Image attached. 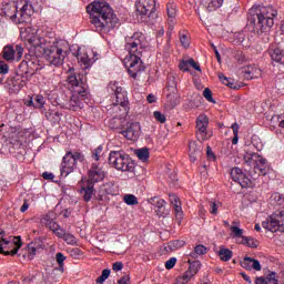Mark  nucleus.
<instances>
[{
	"label": "nucleus",
	"mask_w": 284,
	"mask_h": 284,
	"mask_svg": "<svg viewBox=\"0 0 284 284\" xmlns=\"http://www.w3.org/2000/svg\"><path fill=\"white\" fill-rule=\"evenodd\" d=\"M252 145L257 152H261V150H263V142H261V140L257 138H253Z\"/></svg>",
	"instance_id": "obj_51"
},
{
	"label": "nucleus",
	"mask_w": 284,
	"mask_h": 284,
	"mask_svg": "<svg viewBox=\"0 0 284 284\" xmlns=\"http://www.w3.org/2000/svg\"><path fill=\"white\" fill-rule=\"evenodd\" d=\"M29 207H30V204H28V202H24L20 207V212H28Z\"/></svg>",
	"instance_id": "obj_63"
},
{
	"label": "nucleus",
	"mask_w": 284,
	"mask_h": 284,
	"mask_svg": "<svg viewBox=\"0 0 284 284\" xmlns=\"http://www.w3.org/2000/svg\"><path fill=\"white\" fill-rule=\"evenodd\" d=\"M194 275H192V272L185 271L181 276L176 278V284H187L190 281H192Z\"/></svg>",
	"instance_id": "obj_30"
},
{
	"label": "nucleus",
	"mask_w": 284,
	"mask_h": 284,
	"mask_svg": "<svg viewBox=\"0 0 284 284\" xmlns=\"http://www.w3.org/2000/svg\"><path fill=\"white\" fill-rule=\"evenodd\" d=\"M271 125H273V128H280L281 132L284 134V113L281 115H273L271 118Z\"/></svg>",
	"instance_id": "obj_26"
},
{
	"label": "nucleus",
	"mask_w": 284,
	"mask_h": 284,
	"mask_svg": "<svg viewBox=\"0 0 284 284\" xmlns=\"http://www.w3.org/2000/svg\"><path fill=\"white\" fill-rule=\"evenodd\" d=\"M70 74L68 75V83L71 90V99L67 103V110H72L77 112L82 110L83 101L88 97V89L85 88V83L83 80L77 77L74 72V68L69 69Z\"/></svg>",
	"instance_id": "obj_5"
},
{
	"label": "nucleus",
	"mask_w": 284,
	"mask_h": 284,
	"mask_svg": "<svg viewBox=\"0 0 284 284\" xmlns=\"http://www.w3.org/2000/svg\"><path fill=\"white\" fill-rule=\"evenodd\" d=\"M123 201L126 205H138L139 204V199H136L132 194H125L123 197Z\"/></svg>",
	"instance_id": "obj_39"
},
{
	"label": "nucleus",
	"mask_w": 284,
	"mask_h": 284,
	"mask_svg": "<svg viewBox=\"0 0 284 284\" xmlns=\"http://www.w3.org/2000/svg\"><path fill=\"white\" fill-rule=\"evenodd\" d=\"M241 276L246 281V283L252 284V278L247 274L241 273Z\"/></svg>",
	"instance_id": "obj_64"
},
{
	"label": "nucleus",
	"mask_w": 284,
	"mask_h": 284,
	"mask_svg": "<svg viewBox=\"0 0 284 284\" xmlns=\"http://www.w3.org/2000/svg\"><path fill=\"white\" fill-rule=\"evenodd\" d=\"M63 241H65L68 245H77V237L71 233H65Z\"/></svg>",
	"instance_id": "obj_48"
},
{
	"label": "nucleus",
	"mask_w": 284,
	"mask_h": 284,
	"mask_svg": "<svg viewBox=\"0 0 284 284\" xmlns=\"http://www.w3.org/2000/svg\"><path fill=\"white\" fill-rule=\"evenodd\" d=\"M176 12H178V10H176V3H174V2H169V3L166 4V13H168L169 19H171V21H172L173 19H176Z\"/></svg>",
	"instance_id": "obj_32"
},
{
	"label": "nucleus",
	"mask_w": 284,
	"mask_h": 284,
	"mask_svg": "<svg viewBox=\"0 0 284 284\" xmlns=\"http://www.w3.org/2000/svg\"><path fill=\"white\" fill-rule=\"evenodd\" d=\"M244 41H245V33L235 32L233 34V43H235V45H243Z\"/></svg>",
	"instance_id": "obj_36"
},
{
	"label": "nucleus",
	"mask_w": 284,
	"mask_h": 284,
	"mask_svg": "<svg viewBox=\"0 0 284 284\" xmlns=\"http://www.w3.org/2000/svg\"><path fill=\"white\" fill-rule=\"evenodd\" d=\"M250 14L255 17L254 24L260 28V30H265L274 26V18L278 17V10H276L274 6L258 4L252 7Z\"/></svg>",
	"instance_id": "obj_6"
},
{
	"label": "nucleus",
	"mask_w": 284,
	"mask_h": 284,
	"mask_svg": "<svg viewBox=\"0 0 284 284\" xmlns=\"http://www.w3.org/2000/svg\"><path fill=\"white\" fill-rule=\"evenodd\" d=\"M153 118L155 119V121H158V123H165V121H168V116L164 115V113L161 111H154Z\"/></svg>",
	"instance_id": "obj_44"
},
{
	"label": "nucleus",
	"mask_w": 284,
	"mask_h": 284,
	"mask_svg": "<svg viewBox=\"0 0 284 284\" xmlns=\"http://www.w3.org/2000/svg\"><path fill=\"white\" fill-rule=\"evenodd\" d=\"M104 192H105V194H111V195H114V184H112V183H106L105 185H104Z\"/></svg>",
	"instance_id": "obj_57"
},
{
	"label": "nucleus",
	"mask_w": 284,
	"mask_h": 284,
	"mask_svg": "<svg viewBox=\"0 0 284 284\" xmlns=\"http://www.w3.org/2000/svg\"><path fill=\"white\" fill-rule=\"evenodd\" d=\"M146 101H148V103H156V95H154V94H149L148 97H146Z\"/></svg>",
	"instance_id": "obj_61"
},
{
	"label": "nucleus",
	"mask_w": 284,
	"mask_h": 284,
	"mask_svg": "<svg viewBox=\"0 0 284 284\" xmlns=\"http://www.w3.org/2000/svg\"><path fill=\"white\" fill-rule=\"evenodd\" d=\"M65 255H63V253H57L55 254V261L59 265V270L60 272H63V263H65Z\"/></svg>",
	"instance_id": "obj_47"
},
{
	"label": "nucleus",
	"mask_w": 284,
	"mask_h": 284,
	"mask_svg": "<svg viewBox=\"0 0 284 284\" xmlns=\"http://www.w3.org/2000/svg\"><path fill=\"white\" fill-rule=\"evenodd\" d=\"M145 48H148V44H145V36L143 33L135 32L133 36L125 38L124 50L128 54L123 63L132 79L141 77V73L145 70L143 61H141V54H143Z\"/></svg>",
	"instance_id": "obj_2"
},
{
	"label": "nucleus",
	"mask_w": 284,
	"mask_h": 284,
	"mask_svg": "<svg viewBox=\"0 0 284 284\" xmlns=\"http://www.w3.org/2000/svg\"><path fill=\"white\" fill-rule=\"evenodd\" d=\"M27 252H28L29 258H34V256L37 255V248L32 244L28 245Z\"/></svg>",
	"instance_id": "obj_53"
},
{
	"label": "nucleus",
	"mask_w": 284,
	"mask_h": 284,
	"mask_svg": "<svg viewBox=\"0 0 284 284\" xmlns=\"http://www.w3.org/2000/svg\"><path fill=\"white\" fill-rule=\"evenodd\" d=\"M67 156H70L71 159H73V163L77 165V161H81L83 159V155H81V153H73L72 152H68Z\"/></svg>",
	"instance_id": "obj_52"
},
{
	"label": "nucleus",
	"mask_w": 284,
	"mask_h": 284,
	"mask_svg": "<svg viewBox=\"0 0 284 284\" xmlns=\"http://www.w3.org/2000/svg\"><path fill=\"white\" fill-rule=\"evenodd\" d=\"M99 59H101V54L97 52V50L92 48L79 49L78 63L83 70L90 69V67L94 65Z\"/></svg>",
	"instance_id": "obj_10"
},
{
	"label": "nucleus",
	"mask_w": 284,
	"mask_h": 284,
	"mask_svg": "<svg viewBox=\"0 0 284 284\" xmlns=\"http://www.w3.org/2000/svg\"><path fill=\"white\" fill-rule=\"evenodd\" d=\"M101 156H103V145H99L92 151V159L94 161H101Z\"/></svg>",
	"instance_id": "obj_43"
},
{
	"label": "nucleus",
	"mask_w": 284,
	"mask_h": 284,
	"mask_svg": "<svg viewBox=\"0 0 284 284\" xmlns=\"http://www.w3.org/2000/svg\"><path fill=\"white\" fill-rule=\"evenodd\" d=\"M42 179H44V181H53L54 174L49 173V172H44V173H42Z\"/></svg>",
	"instance_id": "obj_59"
},
{
	"label": "nucleus",
	"mask_w": 284,
	"mask_h": 284,
	"mask_svg": "<svg viewBox=\"0 0 284 284\" xmlns=\"http://www.w3.org/2000/svg\"><path fill=\"white\" fill-rule=\"evenodd\" d=\"M151 205H154L158 210H163L165 207L166 203L165 200L159 199V197H153L151 199Z\"/></svg>",
	"instance_id": "obj_38"
},
{
	"label": "nucleus",
	"mask_w": 284,
	"mask_h": 284,
	"mask_svg": "<svg viewBox=\"0 0 284 284\" xmlns=\"http://www.w3.org/2000/svg\"><path fill=\"white\" fill-rule=\"evenodd\" d=\"M21 237H6V231L0 229V254L14 256L21 248Z\"/></svg>",
	"instance_id": "obj_8"
},
{
	"label": "nucleus",
	"mask_w": 284,
	"mask_h": 284,
	"mask_svg": "<svg viewBox=\"0 0 284 284\" xmlns=\"http://www.w3.org/2000/svg\"><path fill=\"white\" fill-rule=\"evenodd\" d=\"M262 227L268 232H284V211L273 213L262 222Z\"/></svg>",
	"instance_id": "obj_11"
},
{
	"label": "nucleus",
	"mask_w": 284,
	"mask_h": 284,
	"mask_svg": "<svg viewBox=\"0 0 284 284\" xmlns=\"http://www.w3.org/2000/svg\"><path fill=\"white\" fill-rule=\"evenodd\" d=\"M231 236L232 239H244L243 230L239 226H231Z\"/></svg>",
	"instance_id": "obj_37"
},
{
	"label": "nucleus",
	"mask_w": 284,
	"mask_h": 284,
	"mask_svg": "<svg viewBox=\"0 0 284 284\" xmlns=\"http://www.w3.org/2000/svg\"><path fill=\"white\" fill-rule=\"evenodd\" d=\"M171 205H173L175 216L176 219H183V207L181 206V201L179 200V196L175 194L169 195Z\"/></svg>",
	"instance_id": "obj_22"
},
{
	"label": "nucleus",
	"mask_w": 284,
	"mask_h": 284,
	"mask_svg": "<svg viewBox=\"0 0 284 284\" xmlns=\"http://www.w3.org/2000/svg\"><path fill=\"white\" fill-rule=\"evenodd\" d=\"M244 163L245 165H248V168H254L258 174H262V176H265L267 174V160L265 158L258 155V153L254 152H246L244 154Z\"/></svg>",
	"instance_id": "obj_9"
},
{
	"label": "nucleus",
	"mask_w": 284,
	"mask_h": 284,
	"mask_svg": "<svg viewBox=\"0 0 284 284\" xmlns=\"http://www.w3.org/2000/svg\"><path fill=\"white\" fill-rule=\"evenodd\" d=\"M23 57V47L21 44H17L16 48L13 45H6L2 50V58L4 61H21Z\"/></svg>",
	"instance_id": "obj_13"
},
{
	"label": "nucleus",
	"mask_w": 284,
	"mask_h": 284,
	"mask_svg": "<svg viewBox=\"0 0 284 284\" xmlns=\"http://www.w3.org/2000/svg\"><path fill=\"white\" fill-rule=\"evenodd\" d=\"M10 72V67L3 61H0V74H8Z\"/></svg>",
	"instance_id": "obj_58"
},
{
	"label": "nucleus",
	"mask_w": 284,
	"mask_h": 284,
	"mask_svg": "<svg viewBox=\"0 0 284 284\" xmlns=\"http://www.w3.org/2000/svg\"><path fill=\"white\" fill-rule=\"evenodd\" d=\"M109 163L119 172H134V161L123 151H111L109 154Z\"/></svg>",
	"instance_id": "obj_7"
},
{
	"label": "nucleus",
	"mask_w": 284,
	"mask_h": 284,
	"mask_svg": "<svg viewBox=\"0 0 284 284\" xmlns=\"http://www.w3.org/2000/svg\"><path fill=\"white\" fill-rule=\"evenodd\" d=\"M268 54L272 59V61H275V63H281L284 65V51L283 49L278 47H273L268 49Z\"/></svg>",
	"instance_id": "obj_21"
},
{
	"label": "nucleus",
	"mask_w": 284,
	"mask_h": 284,
	"mask_svg": "<svg viewBox=\"0 0 284 284\" xmlns=\"http://www.w3.org/2000/svg\"><path fill=\"white\" fill-rule=\"evenodd\" d=\"M203 254H207V247L203 245H196L194 251L189 254L191 258H199V256H203Z\"/></svg>",
	"instance_id": "obj_29"
},
{
	"label": "nucleus",
	"mask_w": 284,
	"mask_h": 284,
	"mask_svg": "<svg viewBox=\"0 0 284 284\" xmlns=\"http://www.w3.org/2000/svg\"><path fill=\"white\" fill-rule=\"evenodd\" d=\"M138 159L145 163L150 159V150L148 148H142L135 152Z\"/></svg>",
	"instance_id": "obj_31"
},
{
	"label": "nucleus",
	"mask_w": 284,
	"mask_h": 284,
	"mask_svg": "<svg viewBox=\"0 0 284 284\" xmlns=\"http://www.w3.org/2000/svg\"><path fill=\"white\" fill-rule=\"evenodd\" d=\"M120 134H123L129 141H136L141 134V124L138 122L129 123L126 130L121 131Z\"/></svg>",
	"instance_id": "obj_18"
},
{
	"label": "nucleus",
	"mask_w": 284,
	"mask_h": 284,
	"mask_svg": "<svg viewBox=\"0 0 284 284\" xmlns=\"http://www.w3.org/2000/svg\"><path fill=\"white\" fill-rule=\"evenodd\" d=\"M219 207H221V202H214V201L210 202L211 214H213V215L219 214Z\"/></svg>",
	"instance_id": "obj_49"
},
{
	"label": "nucleus",
	"mask_w": 284,
	"mask_h": 284,
	"mask_svg": "<svg viewBox=\"0 0 284 284\" xmlns=\"http://www.w3.org/2000/svg\"><path fill=\"white\" fill-rule=\"evenodd\" d=\"M138 14L150 17L156 8V0H138L135 3Z\"/></svg>",
	"instance_id": "obj_14"
},
{
	"label": "nucleus",
	"mask_w": 284,
	"mask_h": 284,
	"mask_svg": "<svg viewBox=\"0 0 284 284\" xmlns=\"http://www.w3.org/2000/svg\"><path fill=\"white\" fill-rule=\"evenodd\" d=\"M121 270H123V263L122 262L113 263V271L114 272H121Z\"/></svg>",
	"instance_id": "obj_60"
},
{
	"label": "nucleus",
	"mask_w": 284,
	"mask_h": 284,
	"mask_svg": "<svg viewBox=\"0 0 284 284\" xmlns=\"http://www.w3.org/2000/svg\"><path fill=\"white\" fill-rule=\"evenodd\" d=\"M0 14L16 24L28 23L30 17L34 14V8L30 0L9 1L2 3Z\"/></svg>",
	"instance_id": "obj_4"
},
{
	"label": "nucleus",
	"mask_w": 284,
	"mask_h": 284,
	"mask_svg": "<svg viewBox=\"0 0 284 284\" xmlns=\"http://www.w3.org/2000/svg\"><path fill=\"white\" fill-rule=\"evenodd\" d=\"M87 12L90 16L91 26L100 34H108L119 23V18L114 14V10L105 1L91 2L87 7Z\"/></svg>",
	"instance_id": "obj_3"
},
{
	"label": "nucleus",
	"mask_w": 284,
	"mask_h": 284,
	"mask_svg": "<svg viewBox=\"0 0 284 284\" xmlns=\"http://www.w3.org/2000/svg\"><path fill=\"white\" fill-rule=\"evenodd\" d=\"M217 255L220 257V261H223L224 263H227L234 256V253L230 248H225L223 246L220 247Z\"/></svg>",
	"instance_id": "obj_27"
},
{
	"label": "nucleus",
	"mask_w": 284,
	"mask_h": 284,
	"mask_svg": "<svg viewBox=\"0 0 284 284\" xmlns=\"http://www.w3.org/2000/svg\"><path fill=\"white\" fill-rule=\"evenodd\" d=\"M110 278V270L105 268L102 271V274L97 278L98 284H103Z\"/></svg>",
	"instance_id": "obj_46"
},
{
	"label": "nucleus",
	"mask_w": 284,
	"mask_h": 284,
	"mask_svg": "<svg viewBox=\"0 0 284 284\" xmlns=\"http://www.w3.org/2000/svg\"><path fill=\"white\" fill-rule=\"evenodd\" d=\"M255 284H278V280H276V273L272 272L266 275V277H256Z\"/></svg>",
	"instance_id": "obj_25"
},
{
	"label": "nucleus",
	"mask_w": 284,
	"mask_h": 284,
	"mask_svg": "<svg viewBox=\"0 0 284 284\" xmlns=\"http://www.w3.org/2000/svg\"><path fill=\"white\" fill-rule=\"evenodd\" d=\"M220 81L223 83V85H227L229 88H234V82L232 79L225 77L223 73L219 74Z\"/></svg>",
	"instance_id": "obj_45"
},
{
	"label": "nucleus",
	"mask_w": 284,
	"mask_h": 284,
	"mask_svg": "<svg viewBox=\"0 0 284 284\" xmlns=\"http://www.w3.org/2000/svg\"><path fill=\"white\" fill-rule=\"evenodd\" d=\"M189 152H190V161L194 163V161H196V154H199V151H196V142H190Z\"/></svg>",
	"instance_id": "obj_34"
},
{
	"label": "nucleus",
	"mask_w": 284,
	"mask_h": 284,
	"mask_svg": "<svg viewBox=\"0 0 284 284\" xmlns=\"http://www.w3.org/2000/svg\"><path fill=\"white\" fill-rule=\"evenodd\" d=\"M80 192L83 195L85 203H90L92 196H94V186L88 183L87 186H81Z\"/></svg>",
	"instance_id": "obj_24"
},
{
	"label": "nucleus",
	"mask_w": 284,
	"mask_h": 284,
	"mask_svg": "<svg viewBox=\"0 0 284 284\" xmlns=\"http://www.w3.org/2000/svg\"><path fill=\"white\" fill-rule=\"evenodd\" d=\"M105 179V171L99 164L93 163L89 170L88 183H99Z\"/></svg>",
	"instance_id": "obj_17"
},
{
	"label": "nucleus",
	"mask_w": 284,
	"mask_h": 284,
	"mask_svg": "<svg viewBox=\"0 0 284 284\" xmlns=\"http://www.w3.org/2000/svg\"><path fill=\"white\" fill-rule=\"evenodd\" d=\"M176 265V257H171L165 262V268L172 270Z\"/></svg>",
	"instance_id": "obj_56"
},
{
	"label": "nucleus",
	"mask_w": 284,
	"mask_h": 284,
	"mask_svg": "<svg viewBox=\"0 0 284 284\" xmlns=\"http://www.w3.org/2000/svg\"><path fill=\"white\" fill-rule=\"evenodd\" d=\"M53 230V234H55V236H58V239H64L65 237V231L59 226L58 224H53V226H51Z\"/></svg>",
	"instance_id": "obj_42"
},
{
	"label": "nucleus",
	"mask_w": 284,
	"mask_h": 284,
	"mask_svg": "<svg viewBox=\"0 0 284 284\" xmlns=\"http://www.w3.org/2000/svg\"><path fill=\"white\" fill-rule=\"evenodd\" d=\"M241 243L242 245H247V247H258V243L252 237L244 236Z\"/></svg>",
	"instance_id": "obj_40"
},
{
	"label": "nucleus",
	"mask_w": 284,
	"mask_h": 284,
	"mask_svg": "<svg viewBox=\"0 0 284 284\" xmlns=\"http://www.w3.org/2000/svg\"><path fill=\"white\" fill-rule=\"evenodd\" d=\"M22 41L30 45L38 57H44L50 65L61 68L68 54H70V42L65 39H54L50 41L48 38L39 36V29L27 27L20 30Z\"/></svg>",
	"instance_id": "obj_1"
},
{
	"label": "nucleus",
	"mask_w": 284,
	"mask_h": 284,
	"mask_svg": "<svg viewBox=\"0 0 284 284\" xmlns=\"http://www.w3.org/2000/svg\"><path fill=\"white\" fill-rule=\"evenodd\" d=\"M189 272H191V274L193 276H196V274H199V272L201 271V262L200 261H194L190 264L189 266Z\"/></svg>",
	"instance_id": "obj_35"
},
{
	"label": "nucleus",
	"mask_w": 284,
	"mask_h": 284,
	"mask_svg": "<svg viewBox=\"0 0 284 284\" xmlns=\"http://www.w3.org/2000/svg\"><path fill=\"white\" fill-rule=\"evenodd\" d=\"M190 68H193V70L201 72V65H199V63H196L194 59L182 60L180 62V70L182 72H190Z\"/></svg>",
	"instance_id": "obj_23"
},
{
	"label": "nucleus",
	"mask_w": 284,
	"mask_h": 284,
	"mask_svg": "<svg viewBox=\"0 0 284 284\" xmlns=\"http://www.w3.org/2000/svg\"><path fill=\"white\" fill-rule=\"evenodd\" d=\"M241 267L247 272H261L262 270L261 262L250 256H245L243 261H241Z\"/></svg>",
	"instance_id": "obj_19"
},
{
	"label": "nucleus",
	"mask_w": 284,
	"mask_h": 284,
	"mask_svg": "<svg viewBox=\"0 0 284 284\" xmlns=\"http://www.w3.org/2000/svg\"><path fill=\"white\" fill-rule=\"evenodd\" d=\"M231 179L235 183H239L241 187H250L252 185V180H250V176L241 168L231 169Z\"/></svg>",
	"instance_id": "obj_15"
},
{
	"label": "nucleus",
	"mask_w": 284,
	"mask_h": 284,
	"mask_svg": "<svg viewBox=\"0 0 284 284\" xmlns=\"http://www.w3.org/2000/svg\"><path fill=\"white\" fill-rule=\"evenodd\" d=\"M74 168L77 164L74 163V159L70 158V155H64L62 159V163L60 166V174L63 179L70 176L72 172H74Z\"/></svg>",
	"instance_id": "obj_16"
},
{
	"label": "nucleus",
	"mask_w": 284,
	"mask_h": 284,
	"mask_svg": "<svg viewBox=\"0 0 284 284\" xmlns=\"http://www.w3.org/2000/svg\"><path fill=\"white\" fill-rule=\"evenodd\" d=\"M108 92L115 98L114 105H121V108H128V92L123 90L119 82L112 81L108 85Z\"/></svg>",
	"instance_id": "obj_12"
},
{
	"label": "nucleus",
	"mask_w": 284,
	"mask_h": 284,
	"mask_svg": "<svg viewBox=\"0 0 284 284\" xmlns=\"http://www.w3.org/2000/svg\"><path fill=\"white\" fill-rule=\"evenodd\" d=\"M36 103V108H43L45 105V98H43V95H37Z\"/></svg>",
	"instance_id": "obj_54"
},
{
	"label": "nucleus",
	"mask_w": 284,
	"mask_h": 284,
	"mask_svg": "<svg viewBox=\"0 0 284 284\" xmlns=\"http://www.w3.org/2000/svg\"><path fill=\"white\" fill-rule=\"evenodd\" d=\"M203 97L204 99H206V101H209V103H216V101H214V98L212 97V90L207 88L204 89Z\"/></svg>",
	"instance_id": "obj_50"
},
{
	"label": "nucleus",
	"mask_w": 284,
	"mask_h": 284,
	"mask_svg": "<svg viewBox=\"0 0 284 284\" xmlns=\"http://www.w3.org/2000/svg\"><path fill=\"white\" fill-rule=\"evenodd\" d=\"M207 125H210V120L207 119V115H199L196 119V130L197 134L202 136V140L207 136Z\"/></svg>",
	"instance_id": "obj_20"
},
{
	"label": "nucleus",
	"mask_w": 284,
	"mask_h": 284,
	"mask_svg": "<svg viewBox=\"0 0 284 284\" xmlns=\"http://www.w3.org/2000/svg\"><path fill=\"white\" fill-rule=\"evenodd\" d=\"M244 74H245L246 79H256V77H258V74H261V70L247 67L244 70Z\"/></svg>",
	"instance_id": "obj_33"
},
{
	"label": "nucleus",
	"mask_w": 284,
	"mask_h": 284,
	"mask_svg": "<svg viewBox=\"0 0 284 284\" xmlns=\"http://www.w3.org/2000/svg\"><path fill=\"white\" fill-rule=\"evenodd\" d=\"M224 1L225 0H204V3L209 12H214V10H219V8L223 7Z\"/></svg>",
	"instance_id": "obj_28"
},
{
	"label": "nucleus",
	"mask_w": 284,
	"mask_h": 284,
	"mask_svg": "<svg viewBox=\"0 0 284 284\" xmlns=\"http://www.w3.org/2000/svg\"><path fill=\"white\" fill-rule=\"evenodd\" d=\"M180 42L183 45V48H190V39L185 34L180 36Z\"/></svg>",
	"instance_id": "obj_55"
},
{
	"label": "nucleus",
	"mask_w": 284,
	"mask_h": 284,
	"mask_svg": "<svg viewBox=\"0 0 284 284\" xmlns=\"http://www.w3.org/2000/svg\"><path fill=\"white\" fill-rule=\"evenodd\" d=\"M231 129L233 130V134H234L232 143L233 145H236L239 143V130H241V126L239 125V123L235 122L231 125Z\"/></svg>",
	"instance_id": "obj_41"
},
{
	"label": "nucleus",
	"mask_w": 284,
	"mask_h": 284,
	"mask_svg": "<svg viewBox=\"0 0 284 284\" xmlns=\"http://www.w3.org/2000/svg\"><path fill=\"white\" fill-rule=\"evenodd\" d=\"M118 284H130V277L123 276L121 280L118 281Z\"/></svg>",
	"instance_id": "obj_62"
}]
</instances>
